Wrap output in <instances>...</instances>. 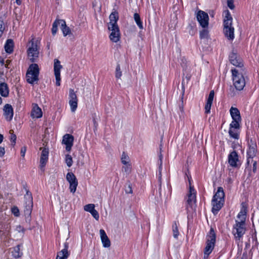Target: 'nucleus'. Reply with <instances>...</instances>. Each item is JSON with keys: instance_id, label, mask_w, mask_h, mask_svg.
<instances>
[{"instance_id": "obj_40", "label": "nucleus", "mask_w": 259, "mask_h": 259, "mask_svg": "<svg viewBox=\"0 0 259 259\" xmlns=\"http://www.w3.org/2000/svg\"><path fill=\"white\" fill-rule=\"evenodd\" d=\"M94 209L95 205L94 204H89L84 206V210L90 213Z\"/></svg>"}, {"instance_id": "obj_59", "label": "nucleus", "mask_w": 259, "mask_h": 259, "mask_svg": "<svg viewBox=\"0 0 259 259\" xmlns=\"http://www.w3.org/2000/svg\"><path fill=\"white\" fill-rule=\"evenodd\" d=\"M182 93H183V95L184 94V85L183 84V83H182Z\"/></svg>"}, {"instance_id": "obj_19", "label": "nucleus", "mask_w": 259, "mask_h": 259, "mask_svg": "<svg viewBox=\"0 0 259 259\" xmlns=\"http://www.w3.org/2000/svg\"><path fill=\"white\" fill-rule=\"evenodd\" d=\"M100 235L103 246L106 248L110 247L111 242L104 230L101 229L100 230Z\"/></svg>"}, {"instance_id": "obj_52", "label": "nucleus", "mask_w": 259, "mask_h": 259, "mask_svg": "<svg viewBox=\"0 0 259 259\" xmlns=\"http://www.w3.org/2000/svg\"><path fill=\"white\" fill-rule=\"evenodd\" d=\"M253 157H250L249 156H248L247 161V164L248 165H249L250 163H253V161H255L254 160H253Z\"/></svg>"}, {"instance_id": "obj_53", "label": "nucleus", "mask_w": 259, "mask_h": 259, "mask_svg": "<svg viewBox=\"0 0 259 259\" xmlns=\"http://www.w3.org/2000/svg\"><path fill=\"white\" fill-rule=\"evenodd\" d=\"M26 151V148L25 147L22 148V149L21 150V154L22 157H24Z\"/></svg>"}, {"instance_id": "obj_55", "label": "nucleus", "mask_w": 259, "mask_h": 259, "mask_svg": "<svg viewBox=\"0 0 259 259\" xmlns=\"http://www.w3.org/2000/svg\"><path fill=\"white\" fill-rule=\"evenodd\" d=\"M256 161H253V172H255L256 170Z\"/></svg>"}, {"instance_id": "obj_41", "label": "nucleus", "mask_w": 259, "mask_h": 259, "mask_svg": "<svg viewBox=\"0 0 259 259\" xmlns=\"http://www.w3.org/2000/svg\"><path fill=\"white\" fill-rule=\"evenodd\" d=\"M58 25H60V24L59 23V20L57 21H55L53 24V27L52 28V32L53 35H54L56 34V33L57 31Z\"/></svg>"}, {"instance_id": "obj_10", "label": "nucleus", "mask_w": 259, "mask_h": 259, "mask_svg": "<svg viewBox=\"0 0 259 259\" xmlns=\"http://www.w3.org/2000/svg\"><path fill=\"white\" fill-rule=\"evenodd\" d=\"M66 180L69 184L70 192L74 194L78 186V181L76 176L72 172H68L66 175Z\"/></svg>"}, {"instance_id": "obj_17", "label": "nucleus", "mask_w": 259, "mask_h": 259, "mask_svg": "<svg viewBox=\"0 0 259 259\" xmlns=\"http://www.w3.org/2000/svg\"><path fill=\"white\" fill-rule=\"evenodd\" d=\"M4 116L5 118L8 121H10L12 119L13 116V109L12 106L9 104H7L4 107Z\"/></svg>"}, {"instance_id": "obj_47", "label": "nucleus", "mask_w": 259, "mask_h": 259, "mask_svg": "<svg viewBox=\"0 0 259 259\" xmlns=\"http://www.w3.org/2000/svg\"><path fill=\"white\" fill-rule=\"evenodd\" d=\"M5 28V27L3 21L0 20V37L2 36Z\"/></svg>"}, {"instance_id": "obj_32", "label": "nucleus", "mask_w": 259, "mask_h": 259, "mask_svg": "<svg viewBox=\"0 0 259 259\" xmlns=\"http://www.w3.org/2000/svg\"><path fill=\"white\" fill-rule=\"evenodd\" d=\"M236 129L234 128V127H231V124H230V129L229 131V134L230 137L233 138L235 139H238L239 138V136L238 133L235 131Z\"/></svg>"}, {"instance_id": "obj_3", "label": "nucleus", "mask_w": 259, "mask_h": 259, "mask_svg": "<svg viewBox=\"0 0 259 259\" xmlns=\"http://www.w3.org/2000/svg\"><path fill=\"white\" fill-rule=\"evenodd\" d=\"M233 84L237 90L241 91L245 85V80L241 73L236 69H232Z\"/></svg>"}, {"instance_id": "obj_42", "label": "nucleus", "mask_w": 259, "mask_h": 259, "mask_svg": "<svg viewBox=\"0 0 259 259\" xmlns=\"http://www.w3.org/2000/svg\"><path fill=\"white\" fill-rule=\"evenodd\" d=\"M69 103L71 107V111L74 112L77 107V101H69Z\"/></svg>"}, {"instance_id": "obj_45", "label": "nucleus", "mask_w": 259, "mask_h": 259, "mask_svg": "<svg viewBox=\"0 0 259 259\" xmlns=\"http://www.w3.org/2000/svg\"><path fill=\"white\" fill-rule=\"evenodd\" d=\"M12 212L15 217H19L20 215L19 210L17 206H14L12 208Z\"/></svg>"}, {"instance_id": "obj_15", "label": "nucleus", "mask_w": 259, "mask_h": 259, "mask_svg": "<svg viewBox=\"0 0 259 259\" xmlns=\"http://www.w3.org/2000/svg\"><path fill=\"white\" fill-rule=\"evenodd\" d=\"M74 137L70 134H65L62 138V143L65 145L66 151L70 152L73 145Z\"/></svg>"}, {"instance_id": "obj_48", "label": "nucleus", "mask_w": 259, "mask_h": 259, "mask_svg": "<svg viewBox=\"0 0 259 259\" xmlns=\"http://www.w3.org/2000/svg\"><path fill=\"white\" fill-rule=\"evenodd\" d=\"M91 213L93 215V217L97 220L98 221L99 218V215L98 211L94 209L93 211H92Z\"/></svg>"}, {"instance_id": "obj_4", "label": "nucleus", "mask_w": 259, "mask_h": 259, "mask_svg": "<svg viewBox=\"0 0 259 259\" xmlns=\"http://www.w3.org/2000/svg\"><path fill=\"white\" fill-rule=\"evenodd\" d=\"M39 69L36 64H31L26 73V79L28 83H34L38 80Z\"/></svg>"}, {"instance_id": "obj_36", "label": "nucleus", "mask_w": 259, "mask_h": 259, "mask_svg": "<svg viewBox=\"0 0 259 259\" xmlns=\"http://www.w3.org/2000/svg\"><path fill=\"white\" fill-rule=\"evenodd\" d=\"M65 162L68 167H70L72 166L73 163V160L71 156L69 154H66L65 155Z\"/></svg>"}, {"instance_id": "obj_20", "label": "nucleus", "mask_w": 259, "mask_h": 259, "mask_svg": "<svg viewBox=\"0 0 259 259\" xmlns=\"http://www.w3.org/2000/svg\"><path fill=\"white\" fill-rule=\"evenodd\" d=\"M42 115L41 109L38 106L37 104H32V109L31 113V116L32 118H40Z\"/></svg>"}, {"instance_id": "obj_9", "label": "nucleus", "mask_w": 259, "mask_h": 259, "mask_svg": "<svg viewBox=\"0 0 259 259\" xmlns=\"http://www.w3.org/2000/svg\"><path fill=\"white\" fill-rule=\"evenodd\" d=\"M118 18V13L114 11V42L116 43L114 48H116V50L118 52H119L121 49L120 42V33L119 28L116 23Z\"/></svg>"}, {"instance_id": "obj_28", "label": "nucleus", "mask_w": 259, "mask_h": 259, "mask_svg": "<svg viewBox=\"0 0 259 259\" xmlns=\"http://www.w3.org/2000/svg\"><path fill=\"white\" fill-rule=\"evenodd\" d=\"M112 18H113V13H111L110 16H109V18H110V22L108 23V29L110 31H112V32H111L110 35H109V38L111 40H113V23L112 22Z\"/></svg>"}, {"instance_id": "obj_35", "label": "nucleus", "mask_w": 259, "mask_h": 259, "mask_svg": "<svg viewBox=\"0 0 259 259\" xmlns=\"http://www.w3.org/2000/svg\"><path fill=\"white\" fill-rule=\"evenodd\" d=\"M256 154V149L255 146H250L247 151V155L250 157H253Z\"/></svg>"}, {"instance_id": "obj_1", "label": "nucleus", "mask_w": 259, "mask_h": 259, "mask_svg": "<svg viewBox=\"0 0 259 259\" xmlns=\"http://www.w3.org/2000/svg\"><path fill=\"white\" fill-rule=\"evenodd\" d=\"M225 193L222 187H219L217 192L213 197L212 200V211L215 214L222 208L224 201Z\"/></svg>"}, {"instance_id": "obj_57", "label": "nucleus", "mask_w": 259, "mask_h": 259, "mask_svg": "<svg viewBox=\"0 0 259 259\" xmlns=\"http://www.w3.org/2000/svg\"><path fill=\"white\" fill-rule=\"evenodd\" d=\"M3 140V136L0 134V144L2 142Z\"/></svg>"}, {"instance_id": "obj_24", "label": "nucleus", "mask_w": 259, "mask_h": 259, "mask_svg": "<svg viewBox=\"0 0 259 259\" xmlns=\"http://www.w3.org/2000/svg\"><path fill=\"white\" fill-rule=\"evenodd\" d=\"M59 23L60 24L61 30L64 36L71 34L70 28L66 26V22L63 20H59Z\"/></svg>"}, {"instance_id": "obj_34", "label": "nucleus", "mask_w": 259, "mask_h": 259, "mask_svg": "<svg viewBox=\"0 0 259 259\" xmlns=\"http://www.w3.org/2000/svg\"><path fill=\"white\" fill-rule=\"evenodd\" d=\"M134 19L139 27L141 29H143L142 23L141 21L140 15L138 14L135 13L134 14Z\"/></svg>"}, {"instance_id": "obj_37", "label": "nucleus", "mask_w": 259, "mask_h": 259, "mask_svg": "<svg viewBox=\"0 0 259 259\" xmlns=\"http://www.w3.org/2000/svg\"><path fill=\"white\" fill-rule=\"evenodd\" d=\"M208 30L207 28H203V29L200 31V37L202 38H207L208 36Z\"/></svg>"}, {"instance_id": "obj_27", "label": "nucleus", "mask_w": 259, "mask_h": 259, "mask_svg": "<svg viewBox=\"0 0 259 259\" xmlns=\"http://www.w3.org/2000/svg\"><path fill=\"white\" fill-rule=\"evenodd\" d=\"M25 230L21 225H17L14 231V236L16 237H22L24 233Z\"/></svg>"}, {"instance_id": "obj_58", "label": "nucleus", "mask_w": 259, "mask_h": 259, "mask_svg": "<svg viewBox=\"0 0 259 259\" xmlns=\"http://www.w3.org/2000/svg\"><path fill=\"white\" fill-rule=\"evenodd\" d=\"M16 2L18 5H20L21 3V0H16Z\"/></svg>"}, {"instance_id": "obj_46", "label": "nucleus", "mask_w": 259, "mask_h": 259, "mask_svg": "<svg viewBox=\"0 0 259 259\" xmlns=\"http://www.w3.org/2000/svg\"><path fill=\"white\" fill-rule=\"evenodd\" d=\"M159 160L160 161L159 166V178L160 179L161 178V168H162V155L160 153L159 156Z\"/></svg>"}, {"instance_id": "obj_43", "label": "nucleus", "mask_w": 259, "mask_h": 259, "mask_svg": "<svg viewBox=\"0 0 259 259\" xmlns=\"http://www.w3.org/2000/svg\"><path fill=\"white\" fill-rule=\"evenodd\" d=\"M122 75V71H121L120 66L119 65H117L116 68V73L115 76L117 79H119L120 78Z\"/></svg>"}, {"instance_id": "obj_2", "label": "nucleus", "mask_w": 259, "mask_h": 259, "mask_svg": "<svg viewBox=\"0 0 259 259\" xmlns=\"http://www.w3.org/2000/svg\"><path fill=\"white\" fill-rule=\"evenodd\" d=\"M225 17L224 20V33L228 39L233 40L234 38V28L232 27V18L229 11H225Z\"/></svg>"}, {"instance_id": "obj_25", "label": "nucleus", "mask_w": 259, "mask_h": 259, "mask_svg": "<svg viewBox=\"0 0 259 259\" xmlns=\"http://www.w3.org/2000/svg\"><path fill=\"white\" fill-rule=\"evenodd\" d=\"M67 245H65V248L62 249L58 253L56 259H67L69 256V252L67 248Z\"/></svg>"}, {"instance_id": "obj_49", "label": "nucleus", "mask_w": 259, "mask_h": 259, "mask_svg": "<svg viewBox=\"0 0 259 259\" xmlns=\"http://www.w3.org/2000/svg\"><path fill=\"white\" fill-rule=\"evenodd\" d=\"M227 5L229 8L231 10L234 9L235 8L234 5L233 4V0H228Z\"/></svg>"}, {"instance_id": "obj_11", "label": "nucleus", "mask_w": 259, "mask_h": 259, "mask_svg": "<svg viewBox=\"0 0 259 259\" xmlns=\"http://www.w3.org/2000/svg\"><path fill=\"white\" fill-rule=\"evenodd\" d=\"M197 19L202 28H207L208 25L209 17L207 13L199 10L196 15Z\"/></svg>"}, {"instance_id": "obj_39", "label": "nucleus", "mask_w": 259, "mask_h": 259, "mask_svg": "<svg viewBox=\"0 0 259 259\" xmlns=\"http://www.w3.org/2000/svg\"><path fill=\"white\" fill-rule=\"evenodd\" d=\"M172 231L174 237L175 238H178L179 233L176 222H175L174 224L172 225Z\"/></svg>"}, {"instance_id": "obj_16", "label": "nucleus", "mask_w": 259, "mask_h": 259, "mask_svg": "<svg viewBox=\"0 0 259 259\" xmlns=\"http://www.w3.org/2000/svg\"><path fill=\"white\" fill-rule=\"evenodd\" d=\"M230 62L234 66L237 67H241L243 66L241 59L237 56V54L234 52H232L230 57Z\"/></svg>"}, {"instance_id": "obj_56", "label": "nucleus", "mask_w": 259, "mask_h": 259, "mask_svg": "<svg viewBox=\"0 0 259 259\" xmlns=\"http://www.w3.org/2000/svg\"><path fill=\"white\" fill-rule=\"evenodd\" d=\"M0 63L3 65L5 64V61H4V60L1 57H0Z\"/></svg>"}, {"instance_id": "obj_8", "label": "nucleus", "mask_w": 259, "mask_h": 259, "mask_svg": "<svg viewBox=\"0 0 259 259\" xmlns=\"http://www.w3.org/2000/svg\"><path fill=\"white\" fill-rule=\"evenodd\" d=\"M230 114L233 121L230 123L231 127H234L235 129H239L241 122V118L239 110L237 108L232 107L230 110Z\"/></svg>"}, {"instance_id": "obj_13", "label": "nucleus", "mask_w": 259, "mask_h": 259, "mask_svg": "<svg viewBox=\"0 0 259 259\" xmlns=\"http://www.w3.org/2000/svg\"><path fill=\"white\" fill-rule=\"evenodd\" d=\"M245 223H239L238 220L236 221V224L234 226L233 233L236 238L239 239L245 233Z\"/></svg>"}, {"instance_id": "obj_61", "label": "nucleus", "mask_w": 259, "mask_h": 259, "mask_svg": "<svg viewBox=\"0 0 259 259\" xmlns=\"http://www.w3.org/2000/svg\"><path fill=\"white\" fill-rule=\"evenodd\" d=\"M228 181L229 182H231V179L230 178L228 179Z\"/></svg>"}, {"instance_id": "obj_14", "label": "nucleus", "mask_w": 259, "mask_h": 259, "mask_svg": "<svg viewBox=\"0 0 259 259\" xmlns=\"http://www.w3.org/2000/svg\"><path fill=\"white\" fill-rule=\"evenodd\" d=\"M62 68L63 66L61 65L60 61L57 59H54V71L56 78V84L57 86L60 85V71Z\"/></svg>"}, {"instance_id": "obj_38", "label": "nucleus", "mask_w": 259, "mask_h": 259, "mask_svg": "<svg viewBox=\"0 0 259 259\" xmlns=\"http://www.w3.org/2000/svg\"><path fill=\"white\" fill-rule=\"evenodd\" d=\"M69 101H77L76 95L72 89L69 90Z\"/></svg>"}, {"instance_id": "obj_22", "label": "nucleus", "mask_w": 259, "mask_h": 259, "mask_svg": "<svg viewBox=\"0 0 259 259\" xmlns=\"http://www.w3.org/2000/svg\"><path fill=\"white\" fill-rule=\"evenodd\" d=\"M214 93L213 91H211L208 98L207 100V102L205 106V113H209L211 109V105L214 98Z\"/></svg>"}, {"instance_id": "obj_33", "label": "nucleus", "mask_w": 259, "mask_h": 259, "mask_svg": "<svg viewBox=\"0 0 259 259\" xmlns=\"http://www.w3.org/2000/svg\"><path fill=\"white\" fill-rule=\"evenodd\" d=\"M122 170L127 175L130 174L132 170V164H125L122 167Z\"/></svg>"}, {"instance_id": "obj_30", "label": "nucleus", "mask_w": 259, "mask_h": 259, "mask_svg": "<svg viewBox=\"0 0 259 259\" xmlns=\"http://www.w3.org/2000/svg\"><path fill=\"white\" fill-rule=\"evenodd\" d=\"M12 255L15 257L18 258L21 256L22 253L20 252V246L19 245L16 246L13 248L12 251Z\"/></svg>"}, {"instance_id": "obj_12", "label": "nucleus", "mask_w": 259, "mask_h": 259, "mask_svg": "<svg viewBox=\"0 0 259 259\" xmlns=\"http://www.w3.org/2000/svg\"><path fill=\"white\" fill-rule=\"evenodd\" d=\"M188 199L187 200V209L189 207L192 209H195L196 207V193L194 189L190 185V189L189 193L188 194Z\"/></svg>"}, {"instance_id": "obj_5", "label": "nucleus", "mask_w": 259, "mask_h": 259, "mask_svg": "<svg viewBox=\"0 0 259 259\" xmlns=\"http://www.w3.org/2000/svg\"><path fill=\"white\" fill-rule=\"evenodd\" d=\"M215 242V234L212 228H211L209 235L207 236L206 245L204 251V259L208 258V255L213 249Z\"/></svg>"}, {"instance_id": "obj_54", "label": "nucleus", "mask_w": 259, "mask_h": 259, "mask_svg": "<svg viewBox=\"0 0 259 259\" xmlns=\"http://www.w3.org/2000/svg\"><path fill=\"white\" fill-rule=\"evenodd\" d=\"M11 63V61L9 60H6V62L5 63V66L6 68H8V65Z\"/></svg>"}, {"instance_id": "obj_44", "label": "nucleus", "mask_w": 259, "mask_h": 259, "mask_svg": "<svg viewBox=\"0 0 259 259\" xmlns=\"http://www.w3.org/2000/svg\"><path fill=\"white\" fill-rule=\"evenodd\" d=\"M9 133L11 134L10 140L13 143L12 144L14 145L16 143V136L14 134V131L12 130L10 131Z\"/></svg>"}, {"instance_id": "obj_21", "label": "nucleus", "mask_w": 259, "mask_h": 259, "mask_svg": "<svg viewBox=\"0 0 259 259\" xmlns=\"http://www.w3.org/2000/svg\"><path fill=\"white\" fill-rule=\"evenodd\" d=\"M238 161V156L235 151L231 152L228 157V162L230 165L233 167L237 166V162Z\"/></svg>"}, {"instance_id": "obj_18", "label": "nucleus", "mask_w": 259, "mask_h": 259, "mask_svg": "<svg viewBox=\"0 0 259 259\" xmlns=\"http://www.w3.org/2000/svg\"><path fill=\"white\" fill-rule=\"evenodd\" d=\"M40 150H42L40 159V167L42 169L44 167L48 161L49 151L46 148H40Z\"/></svg>"}, {"instance_id": "obj_31", "label": "nucleus", "mask_w": 259, "mask_h": 259, "mask_svg": "<svg viewBox=\"0 0 259 259\" xmlns=\"http://www.w3.org/2000/svg\"><path fill=\"white\" fill-rule=\"evenodd\" d=\"M121 161L123 164H131L129 156L124 152H123L121 156Z\"/></svg>"}, {"instance_id": "obj_50", "label": "nucleus", "mask_w": 259, "mask_h": 259, "mask_svg": "<svg viewBox=\"0 0 259 259\" xmlns=\"http://www.w3.org/2000/svg\"><path fill=\"white\" fill-rule=\"evenodd\" d=\"M125 193L127 194H132L133 190L131 184H129L128 187L125 190Z\"/></svg>"}, {"instance_id": "obj_60", "label": "nucleus", "mask_w": 259, "mask_h": 259, "mask_svg": "<svg viewBox=\"0 0 259 259\" xmlns=\"http://www.w3.org/2000/svg\"><path fill=\"white\" fill-rule=\"evenodd\" d=\"M2 98L0 97V105L2 104Z\"/></svg>"}, {"instance_id": "obj_26", "label": "nucleus", "mask_w": 259, "mask_h": 259, "mask_svg": "<svg viewBox=\"0 0 259 259\" xmlns=\"http://www.w3.org/2000/svg\"><path fill=\"white\" fill-rule=\"evenodd\" d=\"M14 43L12 39H9L7 40L5 45V51L9 54L11 53L13 51Z\"/></svg>"}, {"instance_id": "obj_51", "label": "nucleus", "mask_w": 259, "mask_h": 259, "mask_svg": "<svg viewBox=\"0 0 259 259\" xmlns=\"http://www.w3.org/2000/svg\"><path fill=\"white\" fill-rule=\"evenodd\" d=\"M5 153V148L2 147H0V157H3Z\"/></svg>"}, {"instance_id": "obj_6", "label": "nucleus", "mask_w": 259, "mask_h": 259, "mask_svg": "<svg viewBox=\"0 0 259 259\" xmlns=\"http://www.w3.org/2000/svg\"><path fill=\"white\" fill-rule=\"evenodd\" d=\"M39 52L36 42H35L34 38H32L29 42V46L27 49V54L29 60L32 62L36 61L38 57Z\"/></svg>"}, {"instance_id": "obj_29", "label": "nucleus", "mask_w": 259, "mask_h": 259, "mask_svg": "<svg viewBox=\"0 0 259 259\" xmlns=\"http://www.w3.org/2000/svg\"><path fill=\"white\" fill-rule=\"evenodd\" d=\"M246 208H243V209L240 211L237 215V218L239 220L238 221L239 223H245V221L246 219Z\"/></svg>"}, {"instance_id": "obj_23", "label": "nucleus", "mask_w": 259, "mask_h": 259, "mask_svg": "<svg viewBox=\"0 0 259 259\" xmlns=\"http://www.w3.org/2000/svg\"><path fill=\"white\" fill-rule=\"evenodd\" d=\"M9 94V90L8 85L5 82L0 83V94L4 97L8 96Z\"/></svg>"}, {"instance_id": "obj_7", "label": "nucleus", "mask_w": 259, "mask_h": 259, "mask_svg": "<svg viewBox=\"0 0 259 259\" xmlns=\"http://www.w3.org/2000/svg\"><path fill=\"white\" fill-rule=\"evenodd\" d=\"M23 206L25 215L29 217L33 207V201L31 194L28 191L24 195Z\"/></svg>"}]
</instances>
